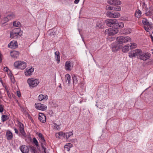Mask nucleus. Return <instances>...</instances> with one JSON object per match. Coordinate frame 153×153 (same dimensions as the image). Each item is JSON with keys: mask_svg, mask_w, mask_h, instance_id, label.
Returning a JSON list of instances; mask_svg holds the SVG:
<instances>
[{"mask_svg": "<svg viewBox=\"0 0 153 153\" xmlns=\"http://www.w3.org/2000/svg\"><path fill=\"white\" fill-rule=\"evenodd\" d=\"M55 58L56 60L57 63L59 64L60 61V53L58 51H56L55 52Z\"/></svg>", "mask_w": 153, "mask_h": 153, "instance_id": "21", "label": "nucleus"}, {"mask_svg": "<svg viewBox=\"0 0 153 153\" xmlns=\"http://www.w3.org/2000/svg\"><path fill=\"white\" fill-rule=\"evenodd\" d=\"M153 62V60H151V61H150V62Z\"/></svg>", "mask_w": 153, "mask_h": 153, "instance_id": "55", "label": "nucleus"}, {"mask_svg": "<svg viewBox=\"0 0 153 153\" xmlns=\"http://www.w3.org/2000/svg\"><path fill=\"white\" fill-rule=\"evenodd\" d=\"M48 96L47 95L40 94L39 96V100L40 101H42L45 99L47 100Z\"/></svg>", "mask_w": 153, "mask_h": 153, "instance_id": "26", "label": "nucleus"}, {"mask_svg": "<svg viewBox=\"0 0 153 153\" xmlns=\"http://www.w3.org/2000/svg\"><path fill=\"white\" fill-rule=\"evenodd\" d=\"M143 8L145 10V14L147 16H150L152 14V12L153 10V8L152 6H150L149 8L147 7L146 5L144 2L142 3Z\"/></svg>", "mask_w": 153, "mask_h": 153, "instance_id": "7", "label": "nucleus"}, {"mask_svg": "<svg viewBox=\"0 0 153 153\" xmlns=\"http://www.w3.org/2000/svg\"><path fill=\"white\" fill-rule=\"evenodd\" d=\"M102 23L100 21L97 22V26L99 28L102 27Z\"/></svg>", "mask_w": 153, "mask_h": 153, "instance_id": "40", "label": "nucleus"}, {"mask_svg": "<svg viewBox=\"0 0 153 153\" xmlns=\"http://www.w3.org/2000/svg\"><path fill=\"white\" fill-rule=\"evenodd\" d=\"M19 131L20 133H21L22 135L24 137H25L26 136V135L24 131V126L23 124L22 123L19 122Z\"/></svg>", "mask_w": 153, "mask_h": 153, "instance_id": "12", "label": "nucleus"}, {"mask_svg": "<svg viewBox=\"0 0 153 153\" xmlns=\"http://www.w3.org/2000/svg\"><path fill=\"white\" fill-rule=\"evenodd\" d=\"M150 56L151 54L149 53L142 51L138 59L143 61H146L149 59Z\"/></svg>", "mask_w": 153, "mask_h": 153, "instance_id": "9", "label": "nucleus"}, {"mask_svg": "<svg viewBox=\"0 0 153 153\" xmlns=\"http://www.w3.org/2000/svg\"><path fill=\"white\" fill-rule=\"evenodd\" d=\"M7 139L8 140H11L13 137V135L10 131L7 130L6 132Z\"/></svg>", "mask_w": 153, "mask_h": 153, "instance_id": "20", "label": "nucleus"}, {"mask_svg": "<svg viewBox=\"0 0 153 153\" xmlns=\"http://www.w3.org/2000/svg\"><path fill=\"white\" fill-rule=\"evenodd\" d=\"M150 36L151 39H152V41L153 43V36H152V35H150Z\"/></svg>", "mask_w": 153, "mask_h": 153, "instance_id": "53", "label": "nucleus"}, {"mask_svg": "<svg viewBox=\"0 0 153 153\" xmlns=\"http://www.w3.org/2000/svg\"><path fill=\"white\" fill-rule=\"evenodd\" d=\"M31 151L32 152L35 153L36 151V149L34 147L31 148Z\"/></svg>", "mask_w": 153, "mask_h": 153, "instance_id": "45", "label": "nucleus"}, {"mask_svg": "<svg viewBox=\"0 0 153 153\" xmlns=\"http://www.w3.org/2000/svg\"><path fill=\"white\" fill-rule=\"evenodd\" d=\"M42 149L43 150V153H48V152L46 151V148L42 146Z\"/></svg>", "mask_w": 153, "mask_h": 153, "instance_id": "46", "label": "nucleus"}, {"mask_svg": "<svg viewBox=\"0 0 153 153\" xmlns=\"http://www.w3.org/2000/svg\"><path fill=\"white\" fill-rule=\"evenodd\" d=\"M73 67V63L69 61H67L65 64V69L67 71H71Z\"/></svg>", "mask_w": 153, "mask_h": 153, "instance_id": "10", "label": "nucleus"}, {"mask_svg": "<svg viewBox=\"0 0 153 153\" xmlns=\"http://www.w3.org/2000/svg\"><path fill=\"white\" fill-rule=\"evenodd\" d=\"M137 45L134 43H131L130 46L131 48H134L137 47Z\"/></svg>", "mask_w": 153, "mask_h": 153, "instance_id": "38", "label": "nucleus"}, {"mask_svg": "<svg viewBox=\"0 0 153 153\" xmlns=\"http://www.w3.org/2000/svg\"><path fill=\"white\" fill-rule=\"evenodd\" d=\"M58 134L60 136L64 137V133H63V132H59L58 133Z\"/></svg>", "mask_w": 153, "mask_h": 153, "instance_id": "44", "label": "nucleus"}, {"mask_svg": "<svg viewBox=\"0 0 153 153\" xmlns=\"http://www.w3.org/2000/svg\"><path fill=\"white\" fill-rule=\"evenodd\" d=\"M117 42L119 44L123 45L124 44L131 42V39L128 36H120L117 37Z\"/></svg>", "mask_w": 153, "mask_h": 153, "instance_id": "3", "label": "nucleus"}, {"mask_svg": "<svg viewBox=\"0 0 153 153\" xmlns=\"http://www.w3.org/2000/svg\"><path fill=\"white\" fill-rule=\"evenodd\" d=\"M2 55L0 53V63L2 62Z\"/></svg>", "mask_w": 153, "mask_h": 153, "instance_id": "49", "label": "nucleus"}, {"mask_svg": "<svg viewBox=\"0 0 153 153\" xmlns=\"http://www.w3.org/2000/svg\"><path fill=\"white\" fill-rule=\"evenodd\" d=\"M4 70L5 71H6V72H7L8 71L9 69L7 67H6L5 68H4Z\"/></svg>", "mask_w": 153, "mask_h": 153, "instance_id": "52", "label": "nucleus"}, {"mask_svg": "<svg viewBox=\"0 0 153 153\" xmlns=\"http://www.w3.org/2000/svg\"><path fill=\"white\" fill-rule=\"evenodd\" d=\"M105 23L108 26L114 27L105 30V34L108 36H113L117 33L118 29L124 27V24L123 22H118L116 20H106Z\"/></svg>", "mask_w": 153, "mask_h": 153, "instance_id": "1", "label": "nucleus"}, {"mask_svg": "<svg viewBox=\"0 0 153 153\" xmlns=\"http://www.w3.org/2000/svg\"><path fill=\"white\" fill-rule=\"evenodd\" d=\"M38 136L39 138V141L42 144L44 143L45 142V140L43 135L41 133H39Z\"/></svg>", "mask_w": 153, "mask_h": 153, "instance_id": "24", "label": "nucleus"}, {"mask_svg": "<svg viewBox=\"0 0 153 153\" xmlns=\"http://www.w3.org/2000/svg\"><path fill=\"white\" fill-rule=\"evenodd\" d=\"M142 22L144 25V27L145 30L147 32H149L150 28H153L152 23L149 22L148 20H143Z\"/></svg>", "mask_w": 153, "mask_h": 153, "instance_id": "6", "label": "nucleus"}, {"mask_svg": "<svg viewBox=\"0 0 153 153\" xmlns=\"http://www.w3.org/2000/svg\"><path fill=\"white\" fill-rule=\"evenodd\" d=\"M73 134L72 132H70L68 133H64V137L65 138H68L70 136Z\"/></svg>", "mask_w": 153, "mask_h": 153, "instance_id": "32", "label": "nucleus"}, {"mask_svg": "<svg viewBox=\"0 0 153 153\" xmlns=\"http://www.w3.org/2000/svg\"><path fill=\"white\" fill-rule=\"evenodd\" d=\"M65 80L66 82H68V84L70 85L71 83V76L69 74H67L65 75Z\"/></svg>", "mask_w": 153, "mask_h": 153, "instance_id": "23", "label": "nucleus"}, {"mask_svg": "<svg viewBox=\"0 0 153 153\" xmlns=\"http://www.w3.org/2000/svg\"><path fill=\"white\" fill-rule=\"evenodd\" d=\"M55 32L52 30H49L48 31V33L50 35V36L53 35L55 34Z\"/></svg>", "mask_w": 153, "mask_h": 153, "instance_id": "41", "label": "nucleus"}, {"mask_svg": "<svg viewBox=\"0 0 153 153\" xmlns=\"http://www.w3.org/2000/svg\"><path fill=\"white\" fill-rule=\"evenodd\" d=\"M71 144L70 143L66 144L64 146L65 149H66L67 151H68L70 150V148L71 146Z\"/></svg>", "mask_w": 153, "mask_h": 153, "instance_id": "34", "label": "nucleus"}, {"mask_svg": "<svg viewBox=\"0 0 153 153\" xmlns=\"http://www.w3.org/2000/svg\"><path fill=\"white\" fill-rule=\"evenodd\" d=\"M52 128L56 130L59 131L60 130L61 128L60 125H57L56 123H54L52 126Z\"/></svg>", "mask_w": 153, "mask_h": 153, "instance_id": "27", "label": "nucleus"}, {"mask_svg": "<svg viewBox=\"0 0 153 153\" xmlns=\"http://www.w3.org/2000/svg\"><path fill=\"white\" fill-rule=\"evenodd\" d=\"M6 18L7 19H12L15 18V15L13 13H10L7 15Z\"/></svg>", "mask_w": 153, "mask_h": 153, "instance_id": "30", "label": "nucleus"}, {"mask_svg": "<svg viewBox=\"0 0 153 153\" xmlns=\"http://www.w3.org/2000/svg\"><path fill=\"white\" fill-rule=\"evenodd\" d=\"M80 0H75L74 1V2L75 4H78Z\"/></svg>", "mask_w": 153, "mask_h": 153, "instance_id": "51", "label": "nucleus"}, {"mask_svg": "<svg viewBox=\"0 0 153 153\" xmlns=\"http://www.w3.org/2000/svg\"><path fill=\"white\" fill-rule=\"evenodd\" d=\"M120 48V47L118 46H114L112 48V50L113 52H115L117 51Z\"/></svg>", "mask_w": 153, "mask_h": 153, "instance_id": "37", "label": "nucleus"}, {"mask_svg": "<svg viewBox=\"0 0 153 153\" xmlns=\"http://www.w3.org/2000/svg\"><path fill=\"white\" fill-rule=\"evenodd\" d=\"M108 2L112 5H120L121 4V1L118 0H108Z\"/></svg>", "mask_w": 153, "mask_h": 153, "instance_id": "16", "label": "nucleus"}, {"mask_svg": "<svg viewBox=\"0 0 153 153\" xmlns=\"http://www.w3.org/2000/svg\"><path fill=\"white\" fill-rule=\"evenodd\" d=\"M56 137L57 138H60V136H59V134H56Z\"/></svg>", "mask_w": 153, "mask_h": 153, "instance_id": "50", "label": "nucleus"}, {"mask_svg": "<svg viewBox=\"0 0 153 153\" xmlns=\"http://www.w3.org/2000/svg\"><path fill=\"white\" fill-rule=\"evenodd\" d=\"M20 149L22 153H28L29 152V147L26 145H22L20 147Z\"/></svg>", "mask_w": 153, "mask_h": 153, "instance_id": "14", "label": "nucleus"}, {"mask_svg": "<svg viewBox=\"0 0 153 153\" xmlns=\"http://www.w3.org/2000/svg\"><path fill=\"white\" fill-rule=\"evenodd\" d=\"M3 111V108L2 105H0V112H2Z\"/></svg>", "mask_w": 153, "mask_h": 153, "instance_id": "43", "label": "nucleus"}, {"mask_svg": "<svg viewBox=\"0 0 153 153\" xmlns=\"http://www.w3.org/2000/svg\"><path fill=\"white\" fill-rule=\"evenodd\" d=\"M79 33H80V31H79Z\"/></svg>", "mask_w": 153, "mask_h": 153, "instance_id": "56", "label": "nucleus"}, {"mask_svg": "<svg viewBox=\"0 0 153 153\" xmlns=\"http://www.w3.org/2000/svg\"><path fill=\"white\" fill-rule=\"evenodd\" d=\"M22 32L20 28H17L14 29L10 32V37L16 39L20 37L22 35Z\"/></svg>", "mask_w": 153, "mask_h": 153, "instance_id": "2", "label": "nucleus"}, {"mask_svg": "<svg viewBox=\"0 0 153 153\" xmlns=\"http://www.w3.org/2000/svg\"><path fill=\"white\" fill-rule=\"evenodd\" d=\"M17 95L19 97H20L21 96V94L20 92L17 91Z\"/></svg>", "mask_w": 153, "mask_h": 153, "instance_id": "47", "label": "nucleus"}, {"mask_svg": "<svg viewBox=\"0 0 153 153\" xmlns=\"http://www.w3.org/2000/svg\"><path fill=\"white\" fill-rule=\"evenodd\" d=\"M152 34H153V31L152 32Z\"/></svg>", "mask_w": 153, "mask_h": 153, "instance_id": "57", "label": "nucleus"}, {"mask_svg": "<svg viewBox=\"0 0 153 153\" xmlns=\"http://www.w3.org/2000/svg\"><path fill=\"white\" fill-rule=\"evenodd\" d=\"M14 130L15 131V133L17 134H18V130L16 128H14Z\"/></svg>", "mask_w": 153, "mask_h": 153, "instance_id": "48", "label": "nucleus"}, {"mask_svg": "<svg viewBox=\"0 0 153 153\" xmlns=\"http://www.w3.org/2000/svg\"><path fill=\"white\" fill-rule=\"evenodd\" d=\"M18 46L17 43L16 41H11L8 45V47L10 48L15 49Z\"/></svg>", "mask_w": 153, "mask_h": 153, "instance_id": "13", "label": "nucleus"}, {"mask_svg": "<svg viewBox=\"0 0 153 153\" xmlns=\"http://www.w3.org/2000/svg\"><path fill=\"white\" fill-rule=\"evenodd\" d=\"M27 82L29 87L31 88L36 87L39 82V80L38 79H35L33 78H30L28 79Z\"/></svg>", "mask_w": 153, "mask_h": 153, "instance_id": "4", "label": "nucleus"}, {"mask_svg": "<svg viewBox=\"0 0 153 153\" xmlns=\"http://www.w3.org/2000/svg\"><path fill=\"white\" fill-rule=\"evenodd\" d=\"M33 142L36 146H38L39 145L38 142L35 137L33 138Z\"/></svg>", "mask_w": 153, "mask_h": 153, "instance_id": "39", "label": "nucleus"}, {"mask_svg": "<svg viewBox=\"0 0 153 153\" xmlns=\"http://www.w3.org/2000/svg\"><path fill=\"white\" fill-rule=\"evenodd\" d=\"M130 45L129 44H128L125 45L122 48V51L123 52H127L129 50V47Z\"/></svg>", "mask_w": 153, "mask_h": 153, "instance_id": "25", "label": "nucleus"}, {"mask_svg": "<svg viewBox=\"0 0 153 153\" xmlns=\"http://www.w3.org/2000/svg\"><path fill=\"white\" fill-rule=\"evenodd\" d=\"M106 15L109 18H112V17H113L112 16V12L108 11L106 13Z\"/></svg>", "mask_w": 153, "mask_h": 153, "instance_id": "36", "label": "nucleus"}, {"mask_svg": "<svg viewBox=\"0 0 153 153\" xmlns=\"http://www.w3.org/2000/svg\"><path fill=\"white\" fill-rule=\"evenodd\" d=\"M19 52L17 51H13L10 52L11 56L14 58H17L19 55Z\"/></svg>", "mask_w": 153, "mask_h": 153, "instance_id": "19", "label": "nucleus"}, {"mask_svg": "<svg viewBox=\"0 0 153 153\" xmlns=\"http://www.w3.org/2000/svg\"><path fill=\"white\" fill-rule=\"evenodd\" d=\"M72 79L74 85H77L78 84V81L79 80L78 78L75 75L72 76Z\"/></svg>", "mask_w": 153, "mask_h": 153, "instance_id": "22", "label": "nucleus"}, {"mask_svg": "<svg viewBox=\"0 0 153 153\" xmlns=\"http://www.w3.org/2000/svg\"><path fill=\"white\" fill-rule=\"evenodd\" d=\"M131 29H124L123 30V33L124 34H128L131 33Z\"/></svg>", "mask_w": 153, "mask_h": 153, "instance_id": "28", "label": "nucleus"}, {"mask_svg": "<svg viewBox=\"0 0 153 153\" xmlns=\"http://www.w3.org/2000/svg\"><path fill=\"white\" fill-rule=\"evenodd\" d=\"M39 120L42 123H45L46 121V117L43 113H40L39 114Z\"/></svg>", "mask_w": 153, "mask_h": 153, "instance_id": "17", "label": "nucleus"}, {"mask_svg": "<svg viewBox=\"0 0 153 153\" xmlns=\"http://www.w3.org/2000/svg\"><path fill=\"white\" fill-rule=\"evenodd\" d=\"M7 95L8 97L10 98V99L11 98H12V96L13 97V96L14 95L12 94V95L11 94H10V93L9 91H7Z\"/></svg>", "mask_w": 153, "mask_h": 153, "instance_id": "42", "label": "nucleus"}, {"mask_svg": "<svg viewBox=\"0 0 153 153\" xmlns=\"http://www.w3.org/2000/svg\"><path fill=\"white\" fill-rule=\"evenodd\" d=\"M106 9L114 11H120L121 10V8L120 6H117L116 7H114L111 6H107L106 7Z\"/></svg>", "mask_w": 153, "mask_h": 153, "instance_id": "18", "label": "nucleus"}, {"mask_svg": "<svg viewBox=\"0 0 153 153\" xmlns=\"http://www.w3.org/2000/svg\"><path fill=\"white\" fill-rule=\"evenodd\" d=\"M5 89L6 90V91L7 92V91H9L8 88L7 86H5Z\"/></svg>", "mask_w": 153, "mask_h": 153, "instance_id": "54", "label": "nucleus"}, {"mask_svg": "<svg viewBox=\"0 0 153 153\" xmlns=\"http://www.w3.org/2000/svg\"><path fill=\"white\" fill-rule=\"evenodd\" d=\"M14 66L16 68L23 70L26 67L27 65L24 61H18L14 63Z\"/></svg>", "mask_w": 153, "mask_h": 153, "instance_id": "5", "label": "nucleus"}, {"mask_svg": "<svg viewBox=\"0 0 153 153\" xmlns=\"http://www.w3.org/2000/svg\"><path fill=\"white\" fill-rule=\"evenodd\" d=\"M141 14V11L139 10H137L136 11L135 16L138 18H139Z\"/></svg>", "mask_w": 153, "mask_h": 153, "instance_id": "31", "label": "nucleus"}, {"mask_svg": "<svg viewBox=\"0 0 153 153\" xmlns=\"http://www.w3.org/2000/svg\"><path fill=\"white\" fill-rule=\"evenodd\" d=\"M35 106L36 109L40 110L45 111L47 108L46 105L40 103H36Z\"/></svg>", "mask_w": 153, "mask_h": 153, "instance_id": "11", "label": "nucleus"}, {"mask_svg": "<svg viewBox=\"0 0 153 153\" xmlns=\"http://www.w3.org/2000/svg\"><path fill=\"white\" fill-rule=\"evenodd\" d=\"M120 14L118 12L113 13L112 18H117L120 16Z\"/></svg>", "mask_w": 153, "mask_h": 153, "instance_id": "33", "label": "nucleus"}, {"mask_svg": "<svg viewBox=\"0 0 153 153\" xmlns=\"http://www.w3.org/2000/svg\"><path fill=\"white\" fill-rule=\"evenodd\" d=\"M142 52V51L140 49L134 50L132 51L129 53V57L132 58L133 57L137 56L138 58V57L140 56V55L141 54Z\"/></svg>", "mask_w": 153, "mask_h": 153, "instance_id": "8", "label": "nucleus"}, {"mask_svg": "<svg viewBox=\"0 0 153 153\" xmlns=\"http://www.w3.org/2000/svg\"><path fill=\"white\" fill-rule=\"evenodd\" d=\"M34 71V68L31 67L29 69L27 68L25 71V74L27 76H29L32 74Z\"/></svg>", "mask_w": 153, "mask_h": 153, "instance_id": "15", "label": "nucleus"}, {"mask_svg": "<svg viewBox=\"0 0 153 153\" xmlns=\"http://www.w3.org/2000/svg\"><path fill=\"white\" fill-rule=\"evenodd\" d=\"M20 22L18 21H15L13 22V25L14 26L16 27H18L20 25Z\"/></svg>", "mask_w": 153, "mask_h": 153, "instance_id": "35", "label": "nucleus"}, {"mask_svg": "<svg viewBox=\"0 0 153 153\" xmlns=\"http://www.w3.org/2000/svg\"><path fill=\"white\" fill-rule=\"evenodd\" d=\"M9 119V116L7 115H3L1 116V120L3 122L8 120Z\"/></svg>", "mask_w": 153, "mask_h": 153, "instance_id": "29", "label": "nucleus"}]
</instances>
